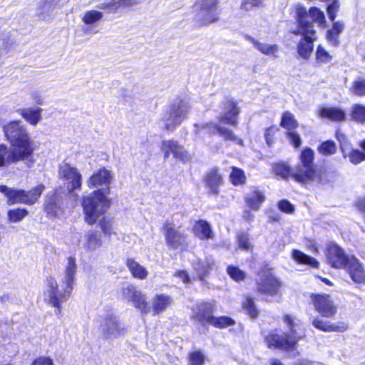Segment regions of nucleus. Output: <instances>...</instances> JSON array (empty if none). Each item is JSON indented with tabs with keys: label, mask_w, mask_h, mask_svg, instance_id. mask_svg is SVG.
I'll use <instances>...</instances> for the list:
<instances>
[{
	"label": "nucleus",
	"mask_w": 365,
	"mask_h": 365,
	"mask_svg": "<svg viewBox=\"0 0 365 365\" xmlns=\"http://www.w3.org/2000/svg\"><path fill=\"white\" fill-rule=\"evenodd\" d=\"M113 180V173L106 168H101L93 173L87 180L89 188L106 186L98 189L82 199L81 205L84 214V221L88 225H93L110 206V200L107 197L110 193V184Z\"/></svg>",
	"instance_id": "nucleus-1"
},
{
	"label": "nucleus",
	"mask_w": 365,
	"mask_h": 365,
	"mask_svg": "<svg viewBox=\"0 0 365 365\" xmlns=\"http://www.w3.org/2000/svg\"><path fill=\"white\" fill-rule=\"evenodd\" d=\"M221 113L218 118L220 124L213 122L205 123H195L194 133L196 135H200L203 130H207L210 134H218L225 140H239L232 131L223 126L222 124L225 123L236 127L238 123V115L240 109L236 101L231 98H225L221 103Z\"/></svg>",
	"instance_id": "nucleus-2"
},
{
	"label": "nucleus",
	"mask_w": 365,
	"mask_h": 365,
	"mask_svg": "<svg viewBox=\"0 0 365 365\" xmlns=\"http://www.w3.org/2000/svg\"><path fill=\"white\" fill-rule=\"evenodd\" d=\"M6 137L11 144V150L16 163L29 158L34 152L32 142L26 128L21 120H14L4 128Z\"/></svg>",
	"instance_id": "nucleus-3"
},
{
	"label": "nucleus",
	"mask_w": 365,
	"mask_h": 365,
	"mask_svg": "<svg viewBox=\"0 0 365 365\" xmlns=\"http://www.w3.org/2000/svg\"><path fill=\"white\" fill-rule=\"evenodd\" d=\"M282 319L289 331L282 334L274 331L270 332L265 337V342L270 349H280L289 353L292 356H296L298 355L297 342L302 337V335L297 331L299 322L294 317L287 314H284Z\"/></svg>",
	"instance_id": "nucleus-4"
},
{
	"label": "nucleus",
	"mask_w": 365,
	"mask_h": 365,
	"mask_svg": "<svg viewBox=\"0 0 365 365\" xmlns=\"http://www.w3.org/2000/svg\"><path fill=\"white\" fill-rule=\"evenodd\" d=\"M295 11L297 27L293 34L302 36L297 46V53L301 58L308 59L313 51V43L317 38L316 32L313 24L307 21V9L297 5Z\"/></svg>",
	"instance_id": "nucleus-5"
},
{
	"label": "nucleus",
	"mask_w": 365,
	"mask_h": 365,
	"mask_svg": "<svg viewBox=\"0 0 365 365\" xmlns=\"http://www.w3.org/2000/svg\"><path fill=\"white\" fill-rule=\"evenodd\" d=\"M190 108L187 100L178 99L165 108L161 114L160 123L165 130L173 131L187 118Z\"/></svg>",
	"instance_id": "nucleus-6"
},
{
	"label": "nucleus",
	"mask_w": 365,
	"mask_h": 365,
	"mask_svg": "<svg viewBox=\"0 0 365 365\" xmlns=\"http://www.w3.org/2000/svg\"><path fill=\"white\" fill-rule=\"evenodd\" d=\"M72 289L61 284L59 289L57 281L52 277H48L44 281L43 299L46 303L56 309L57 313L61 312V304L66 302Z\"/></svg>",
	"instance_id": "nucleus-7"
},
{
	"label": "nucleus",
	"mask_w": 365,
	"mask_h": 365,
	"mask_svg": "<svg viewBox=\"0 0 365 365\" xmlns=\"http://www.w3.org/2000/svg\"><path fill=\"white\" fill-rule=\"evenodd\" d=\"M45 187L42 184L28 191L11 188L6 185H0V192L5 195L7 197L8 203L10 205L16 203L34 205L38 201Z\"/></svg>",
	"instance_id": "nucleus-8"
},
{
	"label": "nucleus",
	"mask_w": 365,
	"mask_h": 365,
	"mask_svg": "<svg viewBox=\"0 0 365 365\" xmlns=\"http://www.w3.org/2000/svg\"><path fill=\"white\" fill-rule=\"evenodd\" d=\"M217 0H198L194 5L195 20L200 26H207L218 19Z\"/></svg>",
	"instance_id": "nucleus-9"
},
{
	"label": "nucleus",
	"mask_w": 365,
	"mask_h": 365,
	"mask_svg": "<svg viewBox=\"0 0 365 365\" xmlns=\"http://www.w3.org/2000/svg\"><path fill=\"white\" fill-rule=\"evenodd\" d=\"M58 177L63 181L68 193L77 197L78 195L74 192L81 190L82 185V175L79 170L76 167L64 163L59 165Z\"/></svg>",
	"instance_id": "nucleus-10"
},
{
	"label": "nucleus",
	"mask_w": 365,
	"mask_h": 365,
	"mask_svg": "<svg viewBox=\"0 0 365 365\" xmlns=\"http://www.w3.org/2000/svg\"><path fill=\"white\" fill-rule=\"evenodd\" d=\"M162 232L165 237L166 246L173 250L182 249L186 244L187 236L171 223L163 225Z\"/></svg>",
	"instance_id": "nucleus-11"
},
{
	"label": "nucleus",
	"mask_w": 365,
	"mask_h": 365,
	"mask_svg": "<svg viewBox=\"0 0 365 365\" xmlns=\"http://www.w3.org/2000/svg\"><path fill=\"white\" fill-rule=\"evenodd\" d=\"M311 301L315 310L324 317H333L336 312L337 307L329 294H312Z\"/></svg>",
	"instance_id": "nucleus-12"
},
{
	"label": "nucleus",
	"mask_w": 365,
	"mask_h": 365,
	"mask_svg": "<svg viewBox=\"0 0 365 365\" xmlns=\"http://www.w3.org/2000/svg\"><path fill=\"white\" fill-rule=\"evenodd\" d=\"M344 268L355 284H365V269L356 257L344 253Z\"/></svg>",
	"instance_id": "nucleus-13"
},
{
	"label": "nucleus",
	"mask_w": 365,
	"mask_h": 365,
	"mask_svg": "<svg viewBox=\"0 0 365 365\" xmlns=\"http://www.w3.org/2000/svg\"><path fill=\"white\" fill-rule=\"evenodd\" d=\"M121 297L123 299L130 302L133 305L146 314L148 312L146 297L135 285L128 284L122 288Z\"/></svg>",
	"instance_id": "nucleus-14"
},
{
	"label": "nucleus",
	"mask_w": 365,
	"mask_h": 365,
	"mask_svg": "<svg viewBox=\"0 0 365 365\" xmlns=\"http://www.w3.org/2000/svg\"><path fill=\"white\" fill-rule=\"evenodd\" d=\"M161 150L164 153L165 159L170 156L172 153L173 157L183 163L188 162L191 160V155L188 152L174 140H165L161 143Z\"/></svg>",
	"instance_id": "nucleus-15"
},
{
	"label": "nucleus",
	"mask_w": 365,
	"mask_h": 365,
	"mask_svg": "<svg viewBox=\"0 0 365 365\" xmlns=\"http://www.w3.org/2000/svg\"><path fill=\"white\" fill-rule=\"evenodd\" d=\"M103 19V13L101 11L91 9L84 11L81 17L83 24L82 28L85 34H96V29Z\"/></svg>",
	"instance_id": "nucleus-16"
},
{
	"label": "nucleus",
	"mask_w": 365,
	"mask_h": 365,
	"mask_svg": "<svg viewBox=\"0 0 365 365\" xmlns=\"http://www.w3.org/2000/svg\"><path fill=\"white\" fill-rule=\"evenodd\" d=\"M61 6L60 0H38L36 15L41 20L48 22L53 19L56 10Z\"/></svg>",
	"instance_id": "nucleus-17"
},
{
	"label": "nucleus",
	"mask_w": 365,
	"mask_h": 365,
	"mask_svg": "<svg viewBox=\"0 0 365 365\" xmlns=\"http://www.w3.org/2000/svg\"><path fill=\"white\" fill-rule=\"evenodd\" d=\"M319 175L314 166L298 165L292 170V178L301 184H307L319 179Z\"/></svg>",
	"instance_id": "nucleus-18"
},
{
	"label": "nucleus",
	"mask_w": 365,
	"mask_h": 365,
	"mask_svg": "<svg viewBox=\"0 0 365 365\" xmlns=\"http://www.w3.org/2000/svg\"><path fill=\"white\" fill-rule=\"evenodd\" d=\"M280 287L279 281L270 272L260 275L257 282V290L262 294L273 296Z\"/></svg>",
	"instance_id": "nucleus-19"
},
{
	"label": "nucleus",
	"mask_w": 365,
	"mask_h": 365,
	"mask_svg": "<svg viewBox=\"0 0 365 365\" xmlns=\"http://www.w3.org/2000/svg\"><path fill=\"white\" fill-rule=\"evenodd\" d=\"M103 245L101 234L96 230H89L85 232L80 243L81 247L86 252L91 253L97 251Z\"/></svg>",
	"instance_id": "nucleus-20"
},
{
	"label": "nucleus",
	"mask_w": 365,
	"mask_h": 365,
	"mask_svg": "<svg viewBox=\"0 0 365 365\" xmlns=\"http://www.w3.org/2000/svg\"><path fill=\"white\" fill-rule=\"evenodd\" d=\"M101 330L107 339L116 338L124 331L120 322L114 316H108L103 319L101 324Z\"/></svg>",
	"instance_id": "nucleus-21"
},
{
	"label": "nucleus",
	"mask_w": 365,
	"mask_h": 365,
	"mask_svg": "<svg viewBox=\"0 0 365 365\" xmlns=\"http://www.w3.org/2000/svg\"><path fill=\"white\" fill-rule=\"evenodd\" d=\"M215 304L212 302H200L193 308L192 317L201 323L210 324L214 316Z\"/></svg>",
	"instance_id": "nucleus-22"
},
{
	"label": "nucleus",
	"mask_w": 365,
	"mask_h": 365,
	"mask_svg": "<svg viewBox=\"0 0 365 365\" xmlns=\"http://www.w3.org/2000/svg\"><path fill=\"white\" fill-rule=\"evenodd\" d=\"M76 271L77 264L75 257H68L67 262L64 268L63 276L61 279V284H65L73 289L76 280Z\"/></svg>",
	"instance_id": "nucleus-23"
},
{
	"label": "nucleus",
	"mask_w": 365,
	"mask_h": 365,
	"mask_svg": "<svg viewBox=\"0 0 365 365\" xmlns=\"http://www.w3.org/2000/svg\"><path fill=\"white\" fill-rule=\"evenodd\" d=\"M192 232L194 235L200 240H212L215 237L211 225L203 220L195 222Z\"/></svg>",
	"instance_id": "nucleus-24"
},
{
	"label": "nucleus",
	"mask_w": 365,
	"mask_h": 365,
	"mask_svg": "<svg viewBox=\"0 0 365 365\" xmlns=\"http://www.w3.org/2000/svg\"><path fill=\"white\" fill-rule=\"evenodd\" d=\"M62 200L61 197L55 192L49 196L45 204V211L50 217H58L63 212L62 207Z\"/></svg>",
	"instance_id": "nucleus-25"
},
{
	"label": "nucleus",
	"mask_w": 365,
	"mask_h": 365,
	"mask_svg": "<svg viewBox=\"0 0 365 365\" xmlns=\"http://www.w3.org/2000/svg\"><path fill=\"white\" fill-rule=\"evenodd\" d=\"M42 111L41 108L29 107L21 108L18 110L19 115L30 125L36 126L42 120Z\"/></svg>",
	"instance_id": "nucleus-26"
},
{
	"label": "nucleus",
	"mask_w": 365,
	"mask_h": 365,
	"mask_svg": "<svg viewBox=\"0 0 365 365\" xmlns=\"http://www.w3.org/2000/svg\"><path fill=\"white\" fill-rule=\"evenodd\" d=\"M222 182V177L216 169L211 170L206 175V187L210 190V192L212 194H218L219 187Z\"/></svg>",
	"instance_id": "nucleus-27"
},
{
	"label": "nucleus",
	"mask_w": 365,
	"mask_h": 365,
	"mask_svg": "<svg viewBox=\"0 0 365 365\" xmlns=\"http://www.w3.org/2000/svg\"><path fill=\"white\" fill-rule=\"evenodd\" d=\"M327 257L329 264L335 268L342 267V252L339 247L334 243L329 244L327 247Z\"/></svg>",
	"instance_id": "nucleus-28"
},
{
	"label": "nucleus",
	"mask_w": 365,
	"mask_h": 365,
	"mask_svg": "<svg viewBox=\"0 0 365 365\" xmlns=\"http://www.w3.org/2000/svg\"><path fill=\"white\" fill-rule=\"evenodd\" d=\"M247 38L253 44L254 47L262 53L270 56L273 58L277 57L279 47L277 44H268L260 42L251 36H247Z\"/></svg>",
	"instance_id": "nucleus-29"
},
{
	"label": "nucleus",
	"mask_w": 365,
	"mask_h": 365,
	"mask_svg": "<svg viewBox=\"0 0 365 365\" xmlns=\"http://www.w3.org/2000/svg\"><path fill=\"white\" fill-rule=\"evenodd\" d=\"M317 115L322 119L339 121L342 119V110L340 108L322 106L319 107Z\"/></svg>",
	"instance_id": "nucleus-30"
},
{
	"label": "nucleus",
	"mask_w": 365,
	"mask_h": 365,
	"mask_svg": "<svg viewBox=\"0 0 365 365\" xmlns=\"http://www.w3.org/2000/svg\"><path fill=\"white\" fill-rule=\"evenodd\" d=\"M265 197L262 192L255 190L251 191L245 197V202L247 206L254 210H258L264 202Z\"/></svg>",
	"instance_id": "nucleus-31"
},
{
	"label": "nucleus",
	"mask_w": 365,
	"mask_h": 365,
	"mask_svg": "<svg viewBox=\"0 0 365 365\" xmlns=\"http://www.w3.org/2000/svg\"><path fill=\"white\" fill-rule=\"evenodd\" d=\"M171 298L165 294H156L153 299V311L155 314L164 312L171 303Z\"/></svg>",
	"instance_id": "nucleus-32"
},
{
	"label": "nucleus",
	"mask_w": 365,
	"mask_h": 365,
	"mask_svg": "<svg viewBox=\"0 0 365 365\" xmlns=\"http://www.w3.org/2000/svg\"><path fill=\"white\" fill-rule=\"evenodd\" d=\"M126 266L134 278L141 280L147 278L148 274V270L133 259H128Z\"/></svg>",
	"instance_id": "nucleus-33"
},
{
	"label": "nucleus",
	"mask_w": 365,
	"mask_h": 365,
	"mask_svg": "<svg viewBox=\"0 0 365 365\" xmlns=\"http://www.w3.org/2000/svg\"><path fill=\"white\" fill-rule=\"evenodd\" d=\"M292 257L299 264H307L313 268L319 267V262L314 258L305 255L299 250H293L292 252Z\"/></svg>",
	"instance_id": "nucleus-34"
},
{
	"label": "nucleus",
	"mask_w": 365,
	"mask_h": 365,
	"mask_svg": "<svg viewBox=\"0 0 365 365\" xmlns=\"http://www.w3.org/2000/svg\"><path fill=\"white\" fill-rule=\"evenodd\" d=\"M307 21H308L309 18H311L312 21L318 24L319 26L325 27L326 26V20L325 16L323 11L319 9L317 7H312L309 9V11H307Z\"/></svg>",
	"instance_id": "nucleus-35"
},
{
	"label": "nucleus",
	"mask_w": 365,
	"mask_h": 365,
	"mask_svg": "<svg viewBox=\"0 0 365 365\" xmlns=\"http://www.w3.org/2000/svg\"><path fill=\"white\" fill-rule=\"evenodd\" d=\"M99 227L101 232L105 236L110 237L112 235H116L117 232L114 226V223L111 219L103 217L98 222Z\"/></svg>",
	"instance_id": "nucleus-36"
},
{
	"label": "nucleus",
	"mask_w": 365,
	"mask_h": 365,
	"mask_svg": "<svg viewBox=\"0 0 365 365\" xmlns=\"http://www.w3.org/2000/svg\"><path fill=\"white\" fill-rule=\"evenodd\" d=\"M350 116L352 120L359 123H365V106L354 104L351 107Z\"/></svg>",
	"instance_id": "nucleus-37"
},
{
	"label": "nucleus",
	"mask_w": 365,
	"mask_h": 365,
	"mask_svg": "<svg viewBox=\"0 0 365 365\" xmlns=\"http://www.w3.org/2000/svg\"><path fill=\"white\" fill-rule=\"evenodd\" d=\"M11 163H16L11 150L5 145H0V167L8 165Z\"/></svg>",
	"instance_id": "nucleus-38"
},
{
	"label": "nucleus",
	"mask_w": 365,
	"mask_h": 365,
	"mask_svg": "<svg viewBox=\"0 0 365 365\" xmlns=\"http://www.w3.org/2000/svg\"><path fill=\"white\" fill-rule=\"evenodd\" d=\"M314 150L310 148H304L300 153L299 165L314 166Z\"/></svg>",
	"instance_id": "nucleus-39"
},
{
	"label": "nucleus",
	"mask_w": 365,
	"mask_h": 365,
	"mask_svg": "<svg viewBox=\"0 0 365 365\" xmlns=\"http://www.w3.org/2000/svg\"><path fill=\"white\" fill-rule=\"evenodd\" d=\"M214 265L213 262L211 259H206L205 261L198 260L194 264V269L197 272L200 278L202 277L212 269Z\"/></svg>",
	"instance_id": "nucleus-40"
},
{
	"label": "nucleus",
	"mask_w": 365,
	"mask_h": 365,
	"mask_svg": "<svg viewBox=\"0 0 365 365\" xmlns=\"http://www.w3.org/2000/svg\"><path fill=\"white\" fill-rule=\"evenodd\" d=\"M292 170L293 169L285 163H277L273 166L274 173L284 179L289 177L292 178Z\"/></svg>",
	"instance_id": "nucleus-41"
},
{
	"label": "nucleus",
	"mask_w": 365,
	"mask_h": 365,
	"mask_svg": "<svg viewBox=\"0 0 365 365\" xmlns=\"http://www.w3.org/2000/svg\"><path fill=\"white\" fill-rule=\"evenodd\" d=\"M230 178L232 183L235 186L243 185L246 182V176L244 171L235 167H232Z\"/></svg>",
	"instance_id": "nucleus-42"
},
{
	"label": "nucleus",
	"mask_w": 365,
	"mask_h": 365,
	"mask_svg": "<svg viewBox=\"0 0 365 365\" xmlns=\"http://www.w3.org/2000/svg\"><path fill=\"white\" fill-rule=\"evenodd\" d=\"M341 31V25L339 22L334 24L331 29L327 31V40L331 44L336 46L339 43V38Z\"/></svg>",
	"instance_id": "nucleus-43"
},
{
	"label": "nucleus",
	"mask_w": 365,
	"mask_h": 365,
	"mask_svg": "<svg viewBox=\"0 0 365 365\" xmlns=\"http://www.w3.org/2000/svg\"><path fill=\"white\" fill-rule=\"evenodd\" d=\"M243 310L251 317L255 318L258 315V311L256 308L253 299L246 297L242 303Z\"/></svg>",
	"instance_id": "nucleus-44"
},
{
	"label": "nucleus",
	"mask_w": 365,
	"mask_h": 365,
	"mask_svg": "<svg viewBox=\"0 0 365 365\" xmlns=\"http://www.w3.org/2000/svg\"><path fill=\"white\" fill-rule=\"evenodd\" d=\"M209 324L219 329H224L235 324V321L228 317H213Z\"/></svg>",
	"instance_id": "nucleus-45"
},
{
	"label": "nucleus",
	"mask_w": 365,
	"mask_h": 365,
	"mask_svg": "<svg viewBox=\"0 0 365 365\" xmlns=\"http://www.w3.org/2000/svg\"><path fill=\"white\" fill-rule=\"evenodd\" d=\"M317 150L321 155H331L336 152V146L334 142L327 140L319 145Z\"/></svg>",
	"instance_id": "nucleus-46"
},
{
	"label": "nucleus",
	"mask_w": 365,
	"mask_h": 365,
	"mask_svg": "<svg viewBox=\"0 0 365 365\" xmlns=\"http://www.w3.org/2000/svg\"><path fill=\"white\" fill-rule=\"evenodd\" d=\"M29 214L28 211L24 208H17L8 211L9 220L11 222H18L22 220Z\"/></svg>",
	"instance_id": "nucleus-47"
},
{
	"label": "nucleus",
	"mask_w": 365,
	"mask_h": 365,
	"mask_svg": "<svg viewBox=\"0 0 365 365\" xmlns=\"http://www.w3.org/2000/svg\"><path fill=\"white\" fill-rule=\"evenodd\" d=\"M281 125L287 130H291L296 128L298 123L291 113L286 112L282 115Z\"/></svg>",
	"instance_id": "nucleus-48"
},
{
	"label": "nucleus",
	"mask_w": 365,
	"mask_h": 365,
	"mask_svg": "<svg viewBox=\"0 0 365 365\" xmlns=\"http://www.w3.org/2000/svg\"><path fill=\"white\" fill-rule=\"evenodd\" d=\"M189 360L192 365H202L208 362L205 354L199 350H195L190 353Z\"/></svg>",
	"instance_id": "nucleus-49"
},
{
	"label": "nucleus",
	"mask_w": 365,
	"mask_h": 365,
	"mask_svg": "<svg viewBox=\"0 0 365 365\" xmlns=\"http://www.w3.org/2000/svg\"><path fill=\"white\" fill-rule=\"evenodd\" d=\"M121 7V0H106L104 3L98 6L100 9L107 10L112 13L116 12Z\"/></svg>",
	"instance_id": "nucleus-50"
},
{
	"label": "nucleus",
	"mask_w": 365,
	"mask_h": 365,
	"mask_svg": "<svg viewBox=\"0 0 365 365\" xmlns=\"http://www.w3.org/2000/svg\"><path fill=\"white\" fill-rule=\"evenodd\" d=\"M349 160L354 165H358L363 161H365V150L362 149H352L348 154Z\"/></svg>",
	"instance_id": "nucleus-51"
},
{
	"label": "nucleus",
	"mask_w": 365,
	"mask_h": 365,
	"mask_svg": "<svg viewBox=\"0 0 365 365\" xmlns=\"http://www.w3.org/2000/svg\"><path fill=\"white\" fill-rule=\"evenodd\" d=\"M315 56L319 63H325L331 59V56L321 46L317 48Z\"/></svg>",
	"instance_id": "nucleus-52"
},
{
	"label": "nucleus",
	"mask_w": 365,
	"mask_h": 365,
	"mask_svg": "<svg viewBox=\"0 0 365 365\" xmlns=\"http://www.w3.org/2000/svg\"><path fill=\"white\" fill-rule=\"evenodd\" d=\"M228 274L235 281L240 282L245 279L246 274L237 267L230 266L227 267Z\"/></svg>",
	"instance_id": "nucleus-53"
},
{
	"label": "nucleus",
	"mask_w": 365,
	"mask_h": 365,
	"mask_svg": "<svg viewBox=\"0 0 365 365\" xmlns=\"http://www.w3.org/2000/svg\"><path fill=\"white\" fill-rule=\"evenodd\" d=\"M351 91L356 96H365V79H359L352 83Z\"/></svg>",
	"instance_id": "nucleus-54"
},
{
	"label": "nucleus",
	"mask_w": 365,
	"mask_h": 365,
	"mask_svg": "<svg viewBox=\"0 0 365 365\" xmlns=\"http://www.w3.org/2000/svg\"><path fill=\"white\" fill-rule=\"evenodd\" d=\"M237 241L240 248L246 251L252 250V245L247 235L240 234L237 237Z\"/></svg>",
	"instance_id": "nucleus-55"
},
{
	"label": "nucleus",
	"mask_w": 365,
	"mask_h": 365,
	"mask_svg": "<svg viewBox=\"0 0 365 365\" xmlns=\"http://www.w3.org/2000/svg\"><path fill=\"white\" fill-rule=\"evenodd\" d=\"M312 324L315 328L324 331L336 330V327L334 325L330 324L329 323L320 319H314Z\"/></svg>",
	"instance_id": "nucleus-56"
},
{
	"label": "nucleus",
	"mask_w": 365,
	"mask_h": 365,
	"mask_svg": "<svg viewBox=\"0 0 365 365\" xmlns=\"http://www.w3.org/2000/svg\"><path fill=\"white\" fill-rule=\"evenodd\" d=\"M264 0H242L241 8L245 11L252 10L255 7L262 5Z\"/></svg>",
	"instance_id": "nucleus-57"
},
{
	"label": "nucleus",
	"mask_w": 365,
	"mask_h": 365,
	"mask_svg": "<svg viewBox=\"0 0 365 365\" xmlns=\"http://www.w3.org/2000/svg\"><path fill=\"white\" fill-rule=\"evenodd\" d=\"M287 137L289 141L295 148H299L301 145L302 140L299 135L294 131H289L287 133Z\"/></svg>",
	"instance_id": "nucleus-58"
},
{
	"label": "nucleus",
	"mask_w": 365,
	"mask_h": 365,
	"mask_svg": "<svg viewBox=\"0 0 365 365\" xmlns=\"http://www.w3.org/2000/svg\"><path fill=\"white\" fill-rule=\"evenodd\" d=\"M278 130L279 129L277 126H271L266 130L264 136L267 143L269 145L272 143V137L277 133Z\"/></svg>",
	"instance_id": "nucleus-59"
},
{
	"label": "nucleus",
	"mask_w": 365,
	"mask_h": 365,
	"mask_svg": "<svg viewBox=\"0 0 365 365\" xmlns=\"http://www.w3.org/2000/svg\"><path fill=\"white\" fill-rule=\"evenodd\" d=\"M340 6L339 1H334L330 4L327 7V13L329 19L334 21L335 19V12L339 10Z\"/></svg>",
	"instance_id": "nucleus-60"
},
{
	"label": "nucleus",
	"mask_w": 365,
	"mask_h": 365,
	"mask_svg": "<svg viewBox=\"0 0 365 365\" xmlns=\"http://www.w3.org/2000/svg\"><path fill=\"white\" fill-rule=\"evenodd\" d=\"M278 207L280 210L287 213H292L294 211L293 205L286 200L279 202Z\"/></svg>",
	"instance_id": "nucleus-61"
},
{
	"label": "nucleus",
	"mask_w": 365,
	"mask_h": 365,
	"mask_svg": "<svg viewBox=\"0 0 365 365\" xmlns=\"http://www.w3.org/2000/svg\"><path fill=\"white\" fill-rule=\"evenodd\" d=\"M31 99L33 102L39 106H42L44 104V99L38 91H33L31 93Z\"/></svg>",
	"instance_id": "nucleus-62"
},
{
	"label": "nucleus",
	"mask_w": 365,
	"mask_h": 365,
	"mask_svg": "<svg viewBox=\"0 0 365 365\" xmlns=\"http://www.w3.org/2000/svg\"><path fill=\"white\" fill-rule=\"evenodd\" d=\"M32 365H53V361L49 357L40 356L34 361Z\"/></svg>",
	"instance_id": "nucleus-63"
},
{
	"label": "nucleus",
	"mask_w": 365,
	"mask_h": 365,
	"mask_svg": "<svg viewBox=\"0 0 365 365\" xmlns=\"http://www.w3.org/2000/svg\"><path fill=\"white\" fill-rule=\"evenodd\" d=\"M354 205L359 212L365 214V197H358L355 200Z\"/></svg>",
	"instance_id": "nucleus-64"
}]
</instances>
